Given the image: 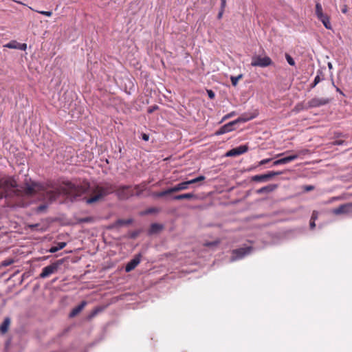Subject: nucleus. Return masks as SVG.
Listing matches in <instances>:
<instances>
[{"label": "nucleus", "instance_id": "ddd939ff", "mask_svg": "<svg viewBox=\"0 0 352 352\" xmlns=\"http://www.w3.org/2000/svg\"><path fill=\"white\" fill-rule=\"evenodd\" d=\"M248 149V147L246 145H241L240 146H238L236 148H232V149L228 151L226 153V156H227V157L237 156V155L245 153V152H247Z\"/></svg>", "mask_w": 352, "mask_h": 352}, {"label": "nucleus", "instance_id": "72a5a7b5", "mask_svg": "<svg viewBox=\"0 0 352 352\" xmlns=\"http://www.w3.org/2000/svg\"><path fill=\"white\" fill-rule=\"evenodd\" d=\"M158 107L157 105H154L153 107H151L148 109L147 111L148 113H153L155 110L157 109Z\"/></svg>", "mask_w": 352, "mask_h": 352}, {"label": "nucleus", "instance_id": "8fccbe9b", "mask_svg": "<svg viewBox=\"0 0 352 352\" xmlns=\"http://www.w3.org/2000/svg\"><path fill=\"white\" fill-rule=\"evenodd\" d=\"M333 199H336V200H338V199H340V198H339V197H335V198H333Z\"/></svg>", "mask_w": 352, "mask_h": 352}, {"label": "nucleus", "instance_id": "4c0bfd02", "mask_svg": "<svg viewBox=\"0 0 352 352\" xmlns=\"http://www.w3.org/2000/svg\"><path fill=\"white\" fill-rule=\"evenodd\" d=\"M348 12V7L346 5H344L342 8V12L346 14Z\"/></svg>", "mask_w": 352, "mask_h": 352}, {"label": "nucleus", "instance_id": "6e6552de", "mask_svg": "<svg viewBox=\"0 0 352 352\" xmlns=\"http://www.w3.org/2000/svg\"><path fill=\"white\" fill-rule=\"evenodd\" d=\"M252 251L251 247L247 248H241L239 249L233 250L232 252V257L230 258L231 261H235L239 259H241L245 255L249 254Z\"/></svg>", "mask_w": 352, "mask_h": 352}, {"label": "nucleus", "instance_id": "39448f33", "mask_svg": "<svg viewBox=\"0 0 352 352\" xmlns=\"http://www.w3.org/2000/svg\"><path fill=\"white\" fill-rule=\"evenodd\" d=\"M63 261L61 260H58L56 262H54L51 265L45 267L43 269L42 272L40 274L39 277L41 278H45L50 276V275L54 274L58 271L59 265H61Z\"/></svg>", "mask_w": 352, "mask_h": 352}, {"label": "nucleus", "instance_id": "aec40b11", "mask_svg": "<svg viewBox=\"0 0 352 352\" xmlns=\"http://www.w3.org/2000/svg\"><path fill=\"white\" fill-rule=\"evenodd\" d=\"M163 228V226L161 224L159 223H152L150 229H149V234H155L162 230Z\"/></svg>", "mask_w": 352, "mask_h": 352}, {"label": "nucleus", "instance_id": "1a4fd4ad", "mask_svg": "<svg viewBox=\"0 0 352 352\" xmlns=\"http://www.w3.org/2000/svg\"><path fill=\"white\" fill-rule=\"evenodd\" d=\"M333 213L336 215L352 213V202L339 206L338 208L333 210Z\"/></svg>", "mask_w": 352, "mask_h": 352}, {"label": "nucleus", "instance_id": "b1692460", "mask_svg": "<svg viewBox=\"0 0 352 352\" xmlns=\"http://www.w3.org/2000/svg\"><path fill=\"white\" fill-rule=\"evenodd\" d=\"M5 47L9 49H17L19 47V43L16 41H12L4 45Z\"/></svg>", "mask_w": 352, "mask_h": 352}, {"label": "nucleus", "instance_id": "f3484780", "mask_svg": "<svg viewBox=\"0 0 352 352\" xmlns=\"http://www.w3.org/2000/svg\"><path fill=\"white\" fill-rule=\"evenodd\" d=\"M189 187L187 181L177 184L175 186L172 187L173 192H176L188 189Z\"/></svg>", "mask_w": 352, "mask_h": 352}, {"label": "nucleus", "instance_id": "a211bd4d", "mask_svg": "<svg viewBox=\"0 0 352 352\" xmlns=\"http://www.w3.org/2000/svg\"><path fill=\"white\" fill-rule=\"evenodd\" d=\"M10 325V319L7 317L4 319L3 322L0 325V333L1 334H5L8 332L9 327Z\"/></svg>", "mask_w": 352, "mask_h": 352}, {"label": "nucleus", "instance_id": "9d476101", "mask_svg": "<svg viewBox=\"0 0 352 352\" xmlns=\"http://www.w3.org/2000/svg\"><path fill=\"white\" fill-rule=\"evenodd\" d=\"M331 101L329 98H314L308 101L307 102V107L308 108H314V107H318L320 106H323L325 104H327Z\"/></svg>", "mask_w": 352, "mask_h": 352}, {"label": "nucleus", "instance_id": "f03ea898", "mask_svg": "<svg viewBox=\"0 0 352 352\" xmlns=\"http://www.w3.org/2000/svg\"><path fill=\"white\" fill-rule=\"evenodd\" d=\"M146 185L142 183L134 186H121L118 188L110 183L97 184L91 188V196L87 199L86 202L91 204L101 200L107 195L116 192V196L120 200H126L134 195L140 196L145 190Z\"/></svg>", "mask_w": 352, "mask_h": 352}, {"label": "nucleus", "instance_id": "7ed1b4c3", "mask_svg": "<svg viewBox=\"0 0 352 352\" xmlns=\"http://www.w3.org/2000/svg\"><path fill=\"white\" fill-rule=\"evenodd\" d=\"M16 182L12 177H0V199L6 197L8 190L16 187Z\"/></svg>", "mask_w": 352, "mask_h": 352}, {"label": "nucleus", "instance_id": "20e7f679", "mask_svg": "<svg viewBox=\"0 0 352 352\" xmlns=\"http://www.w3.org/2000/svg\"><path fill=\"white\" fill-rule=\"evenodd\" d=\"M309 153V150L307 149H302L299 151H298L297 153L277 160L274 162L273 165L274 166H278L280 164H287L292 161H294L296 160L300 155H305Z\"/></svg>", "mask_w": 352, "mask_h": 352}, {"label": "nucleus", "instance_id": "5701e85b", "mask_svg": "<svg viewBox=\"0 0 352 352\" xmlns=\"http://www.w3.org/2000/svg\"><path fill=\"white\" fill-rule=\"evenodd\" d=\"M205 179H206V177L204 175H200L195 179L188 180L187 182L189 186L190 184H193L204 181Z\"/></svg>", "mask_w": 352, "mask_h": 352}, {"label": "nucleus", "instance_id": "0eeeda50", "mask_svg": "<svg viewBox=\"0 0 352 352\" xmlns=\"http://www.w3.org/2000/svg\"><path fill=\"white\" fill-rule=\"evenodd\" d=\"M282 173V172L279 171H270L265 174L254 175L252 177L251 180L256 182H267L274 176L280 175Z\"/></svg>", "mask_w": 352, "mask_h": 352}, {"label": "nucleus", "instance_id": "6ab92c4d", "mask_svg": "<svg viewBox=\"0 0 352 352\" xmlns=\"http://www.w3.org/2000/svg\"><path fill=\"white\" fill-rule=\"evenodd\" d=\"M197 195L193 193H185V194L175 195L173 197V199H175V200L190 199H197Z\"/></svg>", "mask_w": 352, "mask_h": 352}, {"label": "nucleus", "instance_id": "e433bc0d", "mask_svg": "<svg viewBox=\"0 0 352 352\" xmlns=\"http://www.w3.org/2000/svg\"><path fill=\"white\" fill-rule=\"evenodd\" d=\"M317 217H318V212L314 211L313 213H312L311 219L314 220V221H316Z\"/></svg>", "mask_w": 352, "mask_h": 352}, {"label": "nucleus", "instance_id": "f8f14e48", "mask_svg": "<svg viewBox=\"0 0 352 352\" xmlns=\"http://www.w3.org/2000/svg\"><path fill=\"white\" fill-rule=\"evenodd\" d=\"M142 258L141 254H136L125 266V271L129 272L133 270L140 263Z\"/></svg>", "mask_w": 352, "mask_h": 352}, {"label": "nucleus", "instance_id": "bb28decb", "mask_svg": "<svg viewBox=\"0 0 352 352\" xmlns=\"http://www.w3.org/2000/svg\"><path fill=\"white\" fill-rule=\"evenodd\" d=\"M159 211H160V209L157 208H148L146 210H145L143 212V214H151V213H156V212H158Z\"/></svg>", "mask_w": 352, "mask_h": 352}, {"label": "nucleus", "instance_id": "dca6fc26", "mask_svg": "<svg viewBox=\"0 0 352 352\" xmlns=\"http://www.w3.org/2000/svg\"><path fill=\"white\" fill-rule=\"evenodd\" d=\"M318 19L322 23V24L327 29H328V30L332 29V26H331V24L330 22V18L327 14H324L320 16V17H318Z\"/></svg>", "mask_w": 352, "mask_h": 352}, {"label": "nucleus", "instance_id": "a18cd8bd", "mask_svg": "<svg viewBox=\"0 0 352 352\" xmlns=\"http://www.w3.org/2000/svg\"><path fill=\"white\" fill-rule=\"evenodd\" d=\"M217 242H214V243H206V245L208 246V245H217Z\"/></svg>", "mask_w": 352, "mask_h": 352}, {"label": "nucleus", "instance_id": "f257e3e1", "mask_svg": "<svg viewBox=\"0 0 352 352\" xmlns=\"http://www.w3.org/2000/svg\"><path fill=\"white\" fill-rule=\"evenodd\" d=\"M90 188L89 182H84L81 184H75L71 182H64L59 187L54 190H47L43 185L40 183L32 182L30 184H25L24 192L27 195H34L41 191H46V196L50 200H55L61 193H64L72 197H80Z\"/></svg>", "mask_w": 352, "mask_h": 352}, {"label": "nucleus", "instance_id": "4be33fe9", "mask_svg": "<svg viewBox=\"0 0 352 352\" xmlns=\"http://www.w3.org/2000/svg\"><path fill=\"white\" fill-rule=\"evenodd\" d=\"M324 14L322 11V7L320 3H316V15L317 18L320 17V16Z\"/></svg>", "mask_w": 352, "mask_h": 352}, {"label": "nucleus", "instance_id": "4468645a", "mask_svg": "<svg viewBox=\"0 0 352 352\" xmlns=\"http://www.w3.org/2000/svg\"><path fill=\"white\" fill-rule=\"evenodd\" d=\"M278 188L276 184H270L262 187L256 190L257 194L270 193L275 190Z\"/></svg>", "mask_w": 352, "mask_h": 352}, {"label": "nucleus", "instance_id": "2f4dec72", "mask_svg": "<svg viewBox=\"0 0 352 352\" xmlns=\"http://www.w3.org/2000/svg\"><path fill=\"white\" fill-rule=\"evenodd\" d=\"M38 12L47 16H51L52 15L51 11H38Z\"/></svg>", "mask_w": 352, "mask_h": 352}, {"label": "nucleus", "instance_id": "f704fd0d", "mask_svg": "<svg viewBox=\"0 0 352 352\" xmlns=\"http://www.w3.org/2000/svg\"><path fill=\"white\" fill-rule=\"evenodd\" d=\"M27 48V45L25 43H19V47L17 49L21 50H25Z\"/></svg>", "mask_w": 352, "mask_h": 352}, {"label": "nucleus", "instance_id": "79ce46f5", "mask_svg": "<svg viewBox=\"0 0 352 352\" xmlns=\"http://www.w3.org/2000/svg\"><path fill=\"white\" fill-rule=\"evenodd\" d=\"M234 115V112H232V113L226 115V116H224L223 120L227 119L228 118H230V117H232Z\"/></svg>", "mask_w": 352, "mask_h": 352}, {"label": "nucleus", "instance_id": "2eb2a0df", "mask_svg": "<svg viewBox=\"0 0 352 352\" xmlns=\"http://www.w3.org/2000/svg\"><path fill=\"white\" fill-rule=\"evenodd\" d=\"M87 305V302L83 300L81 302L80 305H78L77 307H74L72 311L69 314L70 318H74L76 316H77L85 307Z\"/></svg>", "mask_w": 352, "mask_h": 352}, {"label": "nucleus", "instance_id": "cd10ccee", "mask_svg": "<svg viewBox=\"0 0 352 352\" xmlns=\"http://www.w3.org/2000/svg\"><path fill=\"white\" fill-rule=\"evenodd\" d=\"M285 58L287 61V63L292 65V66H294L295 65V61L293 59V58L288 54H285Z\"/></svg>", "mask_w": 352, "mask_h": 352}, {"label": "nucleus", "instance_id": "09e8293b", "mask_svg": "<svg viewBox=\"0 0 352 352\" xmlns=\"http://www.w3.org/2000/svg\"><path fill=\"white\" fill-rule=\"evenodd\" d=\"M221 15H222V12H220V13L219 14V18H221Z\"/></svg>", "mask_w": 352, "mask_h": 352}, {"label": "nucleus", "instance_id": "a878e982", "mask_svg": "<svg viewBox=\"0 0 352 352\" xmlns=\"http://www.w3.org/2000/svg\"><path fill=\"white\" fill-rule=\"evenodd\" d=\"M243 78V75L242 74H239V76H231L230 78V80H231V82H232V85L233 86H236V85L238 84V82L240 79H241Z\"/></svg>", "mask_w": 352, "mask_h": 352}, {"label": "nucleus", "instance_id": "c756f323", "mask_svg": "<svg viewBox=\"0 0 352 352\" xmlns=\"http://www.w3.org/2000/svg\"><path fill=\"white\" fill-rule=\"evenodd\" d=\"M93 221V218L92 217H85V218H82L79 220V222L80 223H89V222H91Z\"/></svg>", "mask_w": 352, "mask_h": 352}, {"label": "nucleus", "instance_id": "7c9ffc66", "mask_svg": "<svg viewBox=\"0 0 352 352\" xmlns=\"http://www.w3.org/2000/svg\"><path fill=\"white\" fill-rule=\"evenodd\" d=\"M321 79L319 75H317L314 80L313 84L311 85V87H314L317 84H318L320 82Z\"/></svg>", "mask_w": 352, "mask_h": 352}, {"label": "nucleus", "instance_id": "c85d7f7f", "mask_svg": "<svg viewBox=\"0 0 352 352\" xmlns=\"http://www.w3.org/2000/svg\"><path fill=\"white\" fill-rule=\"evenodd\" d=\"M117 223L119 225H129L132 223V219H119Z\"/></svg>", "mask_w": 352, "mask_h": 352}, {"label": "nucleus", "instance_id": "de8ad7c7", "mask_svg": "<svg viewBox=\"0 0 352 352\" xmlns=\"http://www.w3.org/2000/svg\"><path fill=\"white\" fill-rule=\"evenodd\" d=\"M38 208H39L40 210H41L43 208H45V206H41Z\"/></svg>", "mask_w": 352, "mask_h": 352}, {"label": "nucleus", "instance_id": "393cba45", "mask_svg": "<svg viewBox=\"0 0 352 352\" xmlns=\"http://www.w3.org/2000/svg\"><path fill=\"white\" fill-rule=\"evenodd\" d=\"M171 193H173V190H172V188H168L165 190H163V191H161V192H159L156 194V196L158 197H164L167 195H170Z\"/></svg>", "mask_w": 352, "mask_h": 352}, {"label": "nucleus", "instance_id": "49530a36", "mask_svg": "<svg viewBox=\"0 0 352 352\" xmlns=\"http://www.w3.org/2000/svg\"><path fill=\"white\" fill-rule=\"evenodd\" d=\"M336 91L343 95V92L338 87H336Z\"/></svg>", "mask_w": 352, "mask_h": 352}, {"label": "nucleus", "instance_id": "c03bdc74", "mask_svg": "<svg viewBox=\"0 0 352 352\" xmlns=\"http://www.w3.org/2000/svg\"><path fill=\"white\" fill-rule=\"evenodd\" d=\"M313 189H314V186H308L306 187V190H308V191L309 190H311Z\"/></svg>", "mask_w": 352, "mask_h": 352}, {"label": "nucleus", "instance_id": "423d86ee", "mask_svg": "<svg viewBox=\"0 0 352 352\" xmlns=\"http://www.w3.org/2000/svg\"><path fill=\"white\" fill-rule=\"evenodd\" d=\"M272 63L273 62L269 56H254L252 58L251 65L253 67H265L272 65Z\"/></svg>", "mask_w": 352, "mask_h": 352}, {"label": "nucleus", "instance_id": "c9c22d12", "mask_svg": "<svg viewBox=\"0 0 352 352\" xmlns=\"http://www.w3.org/2000/svg\"><path fill=\"white\" fill-rule=\"evenodd\" d=\"M207 92L210 99H213L214 98V93L212 90H208Z\"/></svg>", "mask_w": 352, "mask_h": 352}, {"label": "nucleus", "instance_id": "ea45409f", "mask_svg": "<svg viewBox=\"0 0 352 352\" xmlns=\"http://www.w3.org/2000/svg\"><path fill=\"white\" fill-rule=\"evenodd\" d=\"M142 139L144 140V141H148V139H149V136L148 135L146 134V133H143L142 134Z\"/></svg>", "mask_w": 352, "mask_h": 352}, {"label": "nucleus", "instance_id": "58836bf2", "mask_svg": "<svg viewBox=\"0 0 352 352\" xmlns=\"http://www.w3.org/2000/svg\"><path fill=\"white\" fill-rule=\"evenodd\" d=\"M344 142V140H336L335 142H333V144L334 145H341V144H343Z\"/></svg>", "mask_w": 352, "mask_h": 352}, {"label": "nucleus", "instance_id": "473e14b6", "mask_svg": "<svg viewBox=\"0 0 352 352\" xmlns=\"http://www.w3.org/2000/svg\"><path fill=\"white\" fill-rule=\"evenodd\" d=\"M271 160H272V159H270V158L264 159V160H263L259 162L258 165L259 166L264 165V164L270 162Z\"/></svg>", "mask_w": 352, "mask_h": 352}, {"label": "nucleus", "instance_id": "a19ab883", "mask_svg": "<svg viewBox=\"0 0 352 352\" xmlns=\"http://www.w3.org/2000/svg\"><path fill=\"white\" fill-rule=\"evenodd\" d=\"M316 226V224H315V221L314 220H310V228L311 229H314Z\"/></svg>", "mask_w": 352, "mask_h": 352}, {"label": "nucleus", "instance_id": "412c9836", "mask_svg": "<svg viewBox=\"0 0 352 352\" xmlns=\"http://www.w3.org/2000/svg\"><path fill=\"white\" fill-rule=\"evenodd\" d=\"M65 246H66V243L65 242H59V243H58L57 245L52 246L50 249L49 252H51V253H54V252H58L60 250L63 249Z\"/></svg>", "mask_w": 352, "mask_h": 352}, {"label": "nucleus", "instance_id": "37998d69", "mask_svg": "<svg viewBox=\"0 0 352 352\" xmlns=\"http://www.w3.org/2000/svg\"><path fill=\"white\" fill-rule=\"evenodd\" d=\"M226 0H221V8H224L226 6Z\"/></svg>", "mask_w": 352, "mask_h": 352}, {"label": "nucleus", "instance_id": "9b49d317", "mask_svg": "<svg viewBox=\"0 0 352 352\" xmlns=\"http://www.w3.org/2000/svg\"><path fill=\"white\" fill-rule=\"evenodd\" d=\"M240 121V119H236L234 121L230 122L223 126H222L217 132V135H221L228 132H230L234 130V125L237 124Z\"/></svg>", "mask_w": 352, "mask_h": 352}, {"label": "nucleus", "instance_id": "3c124183", "mask_svg": "<svg viewBox=\"0 0 352 352\" xmlns=\"http://www.w3.org/2000/svg\"><path fill=\"white\" fill-rule=\"evenodd\" d=\"M329 67L331 68V65L329 63Z\"/></svg>", "mask_w": 352, "mask_h": 352}]
</instances>
